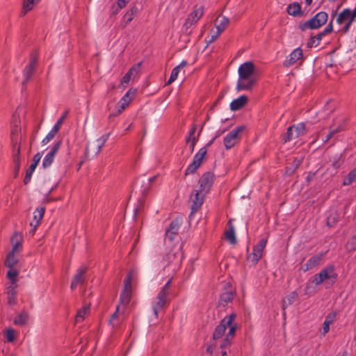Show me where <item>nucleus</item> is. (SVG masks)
Segmentation results:
<instances>
[{"label":"nucleus","instance_id":"obj_47","mask_svg":"<svg viewBox=\"0 0 356 356\" xmlns=\"http://www.w3.org/2000/svg\"><path fill=\"white\" fill-rule=\"evenodd\" d=\"M131 280H132V275L131 272H129L124 281V289L123 290L127 291H131Z\"/></svg>","mask_w":356,"mask_h":356},{"label":"nucleus","instance_id":"obj_7","mask_svg":"<svg viewBox=\"0 0 356 356\" xmlns=\"http://www.w3.org/2000/svg\"><path fill=\"white\" fill-rule=\"evenodd\" d=\"M267 244V238H261L258 244L254 246L253 252L247 256V259L250 260L252 265H256L262 257L263 251Z\"/></svg>","mask_w":356,"mask_h":356},{"label":"nucleus","instance_id":"obj_10","mask_svg":"<svg viewBox=\"0 0 356 356\" xmlns=\"http://www.w3.org/2000/svg\"><path fill=\"white\" fill-rule=\"evenodd\" d=\"M88 271V267L81 266L76 270V273L72 277V280L70 284L71 290L74 291L76 289L79 284H82L85 282L86 277V274Z\"/></svg>","mask_w":356,"mask_h":356},{"label":"nucleus","instance_id":"obj_16","mask_svg":"<svg viewBox=\"0 0 356 356\" xmlns=\"http://www.w3.org/2000/svg\"><path fill=\"white\" fill-rule=\"evenodd\" d=\"M248 102V96L243 95L239 97L234 99L230 104L231 111H236L241 109Z\"/></svg>","mask_w":356,"mask_h":356},{"label":"nucleus","instance_id":"obj_20","mask_svg":"<svg viewBox=\"0 0 356 356\" xmlns=\"http://www.w3.org/2000/svg\"><path fill=\"white\" fill-rule=\"evenodd\" d=\"M302 157L294 158L293 162L290 164V165L286 167L285 173L289 176L293 175L296 170L300 167V165L302 163Z\"/></svg>","mask_w":356,"mask_h":356},{"label":"nucleus","instance_id":"obj_55","mask_svg":"<svg viewBox=\"0 0 356 356\" xmlns=\"http://www.w3.org/2000/svg\"><path fill=\"white\" fill-rule=\"evenodd\" d=\"M309 282H311L312 284H315L316 285H319V284H322L324 281L323 279H321L320 274L317 273V274L314 275V276H312L309 279Z\"/></svg>","mask_w":356,"mask_h":356},{"label":"nucleus","instance_id":"obj_35","mask_svg":"<svg viewBox=\"0 0 356 356\" xmlns=\"http://www.w3.org/2000/svg\"><path fill=\"white\" fill-rule=\"evenodd\" d=\"M201 163L200 161H193V162L187 167L186 170H185L184 175L187 176L190 174L195 173L197 170L200 167Z\"/></svg>","mask_w":356,"mask_h":356},{"label":"nucleus","instance_id":"obj_2","mask_svg":"<svg viewBox=\"0 0 356 356\" xmlns=\"http://www.w3.org/2000/svg\"><path fill=\"white\" fill-rule=\"evenodd\" d=\"M254 64L252 61H247L238 67L239 80L236 85V90H249L256 83L257 79L251 77L254 74Z\"/></svg>","mask_w":356,"mask_h":356},{"label":"nucleus","instance_id":"obj_53","mask_svg":"<svg viewBox=\"0 0 356 356\" xmlns=\"http://www.w3.org/2000/svg\"><path fill=\"white\" fill-rule=\"evenodd\" d=\"M138 206L134 209V220H137L138 215L140 210L143 209L144 205V201L142 199H139L138 202Z\"/></svg>","mask_w":356,"mask_h":356},{"label":"nucleus","instance_id":"obj_46","mask_svg":"<svg viewBox=\"0 0 356 356\" xmlns=\"http://www.w3.org/2000/svg\"><path fill=\"white\" fill-rule=\"evenodd\" d=\"M58 131L56 130H54V129L52 128V129L48 133V134L44 137V138L42 140V145L47 144L49 141L54 139L55 136L57 134Z\"/></svg>","mask_w":356,"mask_h":356},{"label":"nucleus","instance_id":"obj_3","mask_svg":"<svg viewBox=\"0 0 356 356\" xmlns=\"http://www.w3.org/2000/svg\"><path fill=\"white\" fill-rule=\"evenodd\" d=\"M327 19V13L326 12L321 11L316 13L309 20L304 22H300L298 25V28L302 31H305L307 29H318L326 24Z\"/></svg>","mask_w":356,"mask_h":356},{"label":"nucleus","instance_id":"obj_15","mask_svg":"<svg viewBox=\"0 0 356 356\" xmlns=\"http://www.w3.org/2000/svg\"><path fill=\"white\" fill-rule=\"evenodd\" d=\"M302 58V50L300 47L294 49L284 61V66L289 67L293 65L297 60Z\"/></svg>","mask_w":356,"mask_h":356},{"label":"nucleus","instance_id":"obj_45","mask_svg":"<svg viewBox=\"0 0 356 356\" xmlns=\"http://www.w3.org/2000/svg\"><path fill=\"white\" fill-rule=\"evenodd\" d=\"M68 113V111H65L64 113L62 115V116L57 120L56 123L53 127V129H54V130L59 131L61 125L63 124L65 118L67 117Z\"/></svg>","mask_w":356,"mask_h":356},{"label":"nucleus","instance_id":"obj_41","mask_svg":"<svg viewBox=\"0 0 356 356\" xmlns=\"http://www.w3.org/2000/svg\"><path fill=\"white\" fill-rule=\"evenodd\" d=\"M295 127V125H291L289 127H288L286 132L283 136L282 140L284 143L291 141L294 137H293V129Z\"/></svg>","mask_w":356,"mask_h":356},{"label":"nucleus","instance_id":"obj_11","mask_svg":"<svg viewBox=\"0 0 356 356\" xmlns=\"http://www.w3.org/2000/svg\"><path fill=\"white\" fill-rule=\"evenodd\" d=\"M110 134H106L103 135L102 137H100L99 139H97V142H99V144H94L92 143L90 145H88L86 147V154L89 155L90 152H91L92 154H93L94 156H97L101 150L102 147L105 145L106 142L108 140L109 138Z\"/></svg>","mask_w":356,"mask_h":356},{"label":"nucleus","instance_id":"obj_63","mask_svg":"<svg viewBox=\"0 0 356 356\" xmlns=\"http://www.w3.org/2000/svg\"><path fill=\"white\" fill-rule=\"evenodd\" d=\"M178 233H174L172 232H170L166 230L165 232V237L168 238L170 242L173 241L175 236L177 235Z\"/></svg>","mask_w":356,"mask_h":356},{"label":"nucleus","instance_id":"obj_27","mask_svg":"<svg viewBox=\"0 0 356 356\" xmlns=\"http://www.w3.org/2000/svg\"><path fill=\"white\" fill-rule=\"evenodd\" d=\"M298 293L294 291L282 300V308L284 311L289 305H292L298 298Z\"/></svg>","mask_w":356,"mask_h":356},{"label":"nucleus","instance_id":"obj_4","mask_svg":"<svg viewBox=\"0 0 356 356\" xmlns=\"http://www.w3.org/2000/svg\"><path fill=\"white\" fill-rule=\"evenodd\" d=\"M38 50H35L31 54L29 63L23 70V75L24 79L22 81V86H25L31 79L33 74L35 73L36 66L38 65Z\"/></svg>","mask_w":356,"mask_h":356},{"label":"nucleus","instance_id":"obj_26","mask_svg":"<svg viewBox=\"0 0 356 356\" xmlns=\"http://www.w3.org/2000/svg\"><path fill=\"white\" fill-rule=\"evenodd\" d=\"M204 14V6H201L197 7L195 6L194 7V10L191 13L188 17H189L192 22L197 23L198 20L202 17Z\"/></svg>","mask_w":356,"mask_h":356},{"label":"nucleus","instance_id":"obj_50","mask_svg":"<svg viewBox=\"0 0 356 356\" xmlns=\"http://www.w3.org/2000/svg\"><path fill=\"white\" fill-rule=\"evenodd\" d=\"M40 0H24L22 6L26 8V10H31L33 8L34 4L39 2Z\"/></svg>","mask_w":356,"mask_h":356},{"label":"nucleus","instance_id":"obj_18","mask_svg":"<svg viewBox=\"0 0 356 356\" xmlns=\"http://www.w3.org/2000/svg\"><path fill=\"white\" fill-rule=\"evenodd\" d=\"M286 12L293 17H301L304 14L301 6L298 2L290 3L286 8Z\"/></svg>","mask_w":356,"mask_h":356},{"label":"nucleus","instance_id":"obj_37","mask_svg":"<svg viewBox=\"0 0 356 356\" xmlns=\"http://www.w3.org/2000/svg\"><path fill=\"white\" fill-rule=\"evenodd\" d=\"M354 181H356V168L348 173V176L343 179V184L348 186Z\"/></svg>","mask_w":356,"mask_h":356},{"label":"nucleus","instance_id":"obj_22","mask_svg":"<svg viewBox=\"0 0 356 356\" xmlns=\"http://www.w3.org/2000/svg\"><path fill=\"white\" fill-rule=\"evenodd\" d=\"M227 225L229 226V229L225 232V237L230 242V243L235 244L236 243V238L235 236L234 227L232 219L228 221Z\"/></svg>","mask_w":356,"mask_h":356},{"label":"nucleus","instance_id":"obj_44","mask_svg":"<svg viewBox=\"0 0 356 356\" xmlns=\"http://www.w3.org/2000/svg\"><path fill=\"white\" fill-rule=\"evenodd\" d=\"M5 337L8 342H13L15 340V331L9 327L6 330Z\"/></svg>","mask_w":356,"mask_h":356},{"label":"nucleus","instance_id":"obj_28","mask_svg":"<svg viewBox=\"0 0 356 356\" xmlns=\"http://www.w3.org/2000/svg\"><path fill=\"white\" fill-rule=\"evenodd\" d=\"M29 313L27 312H22V313L19 314L17 316H15L13 321V323L15 325L18 326H24L26 324L28 320H29Z\"/></svg>","mask_w":356,"mask_h":356},{"label":"nucleus","instance_id":"obj_32","mask_svg":"<svg viewBox=\"0 0 356 356\" xmlns=\"http://www.w3.org/2000/svg\"><path fill=\"white\" fill-rule=\"evenodd\" d=\"M9 270L7 272L6 277L10 280V285H17V276L19 275V271L14 268H9Z\"/></svg>","mask_w":356,"mask_h":356},{"label":"nucleus","instance_id":"obj_8","mask_svg":"<svg viewBox=\"0 0 356 356\" xmlns=\"http://www.w3.org/2000/svg\"><path fill=\"white\" fill-rule=\"evenodd\" d=\"M184 252L181 246L178 248H172L170 252L166 254L165 259L169 263H173L175 265H180L184 259Z\"/></svg>","mask_w":356,"mask_h":356},{"label":"nucleus","instance_id":"obj_49","mask_svg":"<svg viewBox=\"0 0 356 356\" xmlns=\"http://www.w3.org/2000/svg\"><path fill=\"white\" fill-rule=\"evenodd\" d=\"M294 129H296V134L295 138H298V136L303 135L305 131V124L303 122L298 124L295 126Z\"/></svg>","mask_w":356,"mask_h":356},{"label":"nucleus","instance_id":"obj_58","mask_svg":"<svg viewBox=\"0 0 356 356\" xmlns=\"http://www.w3.org/2000/svg\"><path fill=\"white\" fill-rule=\"evenodd\" d=\"M134 18V16L131 15L129 12H127L126 14L122 17V22L124 23V26L127 25L130 23Z\"/></svg>","mask_w":356,"mask_h":356},{"label":"nucleus","instance_id":"obj_57","mask_svg":"<svg viewBox=\"0 0 356 356\" xmlns=\"http://www.w3.org/2000/svg\"><path fill=\"white\" fill-rule=\"evenodd\" d=\"M341 155H340L339 156H336L334 158V160L332 161V165L336 169L339 168L343 163V161L341 160Z\"/></svg>","mask_w":356,"mask_h":356},{"label":"nucleus","instance_id":"obj_56","mask_svg":"<svg viewBox=\"0 0 356 356\" xmlns=\"http://www.w3.org/2000/svg\"><path fill=\"white\" fill-rule=\"evenodd\" d=\"M335 14H332V19L330 22V23L327 25V26L324 29V30L322 31L325 35L331 33L333 31V19Z\"/></svg>","mask_w":356,"mask_h":356},{"label":"nucleus","instance_id":"obj_40","mask_svg":"<svg viewBox=\"0 0 356 356\" xmlns=\"http://www.w3.org/2000/svg\"><path fill=\"white\" fill-rule=\"evenodd\" d=\"M180 225H181L180 220L178 218H175L174 220H172L170 222L169 227L167 229V230L170 231V232H172L174 233H178Z\"/></svg>","mask_w":356,"mask_h":356},{"label":"nucleus","instance_id":"obj_14","mask_svg":"<svg viewBox=\"0 0 356 356\" xmlns=\"http://www.w3.org/2000/svg\"><path fill=\"white\" fill-rule=\"evenodd\" d=\"M334 270L335 266L331 264L322 269L318 273L323 281L330 279L332 284H334L337 282L338 277V275L334 272Z\"/></svg>","mask_w":356,"mask_h":356},{"label":"nucleus","instance_id":"obj_13","mask_svg":"<svg viewBox=\"0 0 356 356\" xmlns=\"http://www.w3.org/2000/svg\"><path fill=\"white\" fill-rule=\"evenodd\" d=\"M169 303L170 301L168 296L159 293L156 298V301L152 305L154 316L158 318L159 312L169 305Z\"/></svg>","mask_w":356,"mask_h":356},{"label":"nucleus","instance_id":"obj_33","mask_svg":"<svg viewBox=\"0 0 356 356\" xmlns=\"http://www.w3.org/2000/svg\"><path fill=\"white\" fill-rule=\"evenodd\" d=\"M22 237L21 234L18 233H15L11 238V242L13 244V249L10 252H13V253H15L17 251L19 246L22 247Z\"/></svg>","mask_w":356,"mask_h":356},{"label":"nucleus","instance_id":"obj_19","mask_svg":"<svg viewBox=\"0 0 356 356\" xmlns=\"http://www.w3.org/2000/svg\"><path fill=\"white\" fill-rule=\"evenodd\" d=\"M17 285H9L7 287V295H8V304L10 306L14 305L17 303V291L16 287Z\"/></svg>","mask_w":356,"mask_h":356},{"label":"nucleus","instance_id":"obj_36","mask_svg":"<svg viewBox=\"0 0 356 356\" xmlns=\"http://www.w3.org/2000/svg\"><path fill=\"white\" fill-rule=\"evenodd\" d=\"M131 291L123 290L120 296V301L122 304L127 305L131 300Z\"/></svg>","mask_w":356,"mask_h":356},{"label":"nucleus","instance_id":"obj_34","mask_svg":"<svg viewBox=\"0 0 356 356\" xmlns=\"http://www.w3.org/2000/svg\"><path fill=\"white\" fill-rule=\"evenodd\" d=\"M18 262V260L15 257V253L10 252L6 256L5 261V266L8 268H13Z\"/></svg>","mask_w":356,"mask_h":356},{"label":"nucleus","instance_id":"obj_48","mask_svg":"<svg viewBox=\"0 0 356 356\" xmlns=\"http://www.w3.org/2000/svg\"><path fill=\"white\" fill-rule=\"evenodd\" d=\"M179 73V67H175L172 69V72H171V74H170V76L168 79V81H167V85H170L171 84L172 82H174L177 76H178V74Z\"/></svg>","mask_w":356,"mask_h":356},{"label":"nucleus","instance_id":"obj_12","mask_svg":"<svg viewBox=\"0 0 356 356\" xmlns=\"http://www.w3.org/2000/svg\"><path fill=\"white\" fill-rule=\"evenodd\" d=\"M61 145L62 140H59L54 143L50 152L45 156V157L43 159L42 167L44 168H47L52 164L54 160V156L60 148Z\"/></svg>","mask_w":356,"mask_h":356},{"label":"nucleus","instance_id":"obj_43","mask_svg":"<svg viewBox=\"0 0 356 356\" xmlns=\"http://www.w3.org/2000/svg\"><path fill=\"white\" fill-rule=\"evenodd\" d=\"M35 168L36 167L34 166L33 165H30L29 168L27 169L23 181L25 185L28 184L30 182L32 174L35 171Z\"/></svg>","mask_w":356,"mask_h":356},{"label":"nucleus","instance_id":"obj_31","mask_svg":"<svg viewBox=\"0 0 356 356\" xmlns=\"http://www.w3.org/2000/svg\"><path fill=\"white\" fill-rule=\"evenodd\" d=\"M325 254V253L324 252H321L318 254H316L312 257L310 259H309L307 263L308 264L309 266H311L312 269L320 264L321 261L324 257Z\"/></svg>","mask_w":356,"mask_h":356},{"label":"nucleus","instance_id":"obj_61","mask_svg":"<svg viewBox=\"0 0 356 356\" xmlns=\"http://www.w3.org/2000/svg\"><path fill=\"white\" fill-rule=\"evenodd\" d=\"M119 306H117L115 312L111 316L109 319V323L112 324L113 326L116 325L113 322L118 317Z\"/></svg>","mask_w":356,"mask_h":356},{"label":"nucleus","instance_id":"obj_9","mask_svg":"<svg viewBox=\"0 0 356 356\" xmlns=\"http://www.w3.org/2000/svg\"><path fill=\"white\" fill-rule=\"evenodd\" d=\"M136 90H134L133 91L131 89H129L126 94L122 97V98L120 100V102L117 104V108L118 111L115 113H112L109 115L108 119L111 120L113 118L120 115L124 109L129 104V102H131V97L130 95H134L136 92Z\"/></svg>","mask_w":356,"mask_h":356},{"label":"nucleus","instance_id":"obj_1","mask_svg":"<svg viewBox=\"0 0 356 356\" xmlns=\"http://www.w3.org/2000/svg\"><path fill=\"white\" fill-rule=\"evenodd\" d=\"M215 178L216 176L214 173L211 171L203 173L200 177L198 181L200 185L199 190L195 191V193L191 195L193 203L191 207V211L189 216L190 218L192 215L196 213L202 207L206 195L211 190Z\"/></svg>","mask_w":356,"mask_h":356},{"label":"nucleus","instance_id":"obj_29","mask_svg":"<svg viewBox=\"0 0 356 356\" xmlns=\"http://www.w3.org/2000/svg\"><path fill=\"white\" fill-rule=\"evenodd\" d=\"M20 148L19 146H18L17 149V153L14 156V178H17L19 173V170L21 167V159H20Z\"/></svg>","mask_w":356,"mask_h":356},{"label":"nucleus","instance_id":"obj_30","mask_svg":"<svg viewBox=\"0 0 356 356\" xmlns=\"http://www.w3.org/2000/svg\"><path fill=\"white\" fill-rule=\"evenodd\" d=\"M351 19L350 9L345 8L343 10L337 17V22L341 24L346 21H349Z\"/></svg>","mask_w":356,"mask_h":356},{"label":"nucleus","instance_id":"obj_60","mask_svg":"<svg viewBox=\"0 0 356 356\" xmlns=\"http://www.w3.org/2000/svg\"><path fill=\"white\" fill-rule=\"evenodd\" d=\"M131 76L128 74L127 72L123 76V77L121 79V85L124 87H126L124 84H128V83L131 79Z\"/></svg>","mask_w":356,"mask_h":356},{"label":"nucleus","instance_id":"obj_6","mask_svg":"<svg viewBox=\"0 0 356 356\" xmlns=\"http://www.w3.org/2000/svg\"><path fill=\"white\" fill-rule=\"evenodd\" d=\"M236 317V314L235 313H232L229 316H225L223 319H222L218 325L216 326L215 330L212 334L213 339L217 340L221 338L225 332V330L228 325H230L232 321Z\"/></svg>","mask_w":356,"mask_h":356},{"label":"nucleus","instance_id":"obj_51","mask_svg":"<svg viewBox=\"0 0 356 356\" xmlns=\"http://www.w3.org/2000/svg\"><path fill=\"white\" fill-rule=\"evenodd\" d=\"M88 308L82 307L80 310L78 311L76 315V321L79 322L83 320L85 314L87 313Z\"/></svg>","mask_w":356,"mask_h":356},{"label":"nucleus","instance_id":"obj_62","mask_svg":"<svg viewBox=\"0 0 356 356\" xmlns=\"http://www.w3.org/2000/svg\"><path fill=\"white\" fill-rule=\"evenodd\" d=\"M336 316H337V312H330L326 316L325 321H328L330 323H333V322L335 320Z\"/></svg>","mask_w":356,"mask_h":356},{"label":"nucleus","instance_id":"obj_23","mask_svg":"<svg viewBox=\"0 0 356 356\" xmlns=\"http://www.w3.org/2000/svg\"><path fill=\"white\" fill-rule=\"evenodd\" d=\"M234 296L235 293H233L232 291L222 293L220 296L218 305L225 307L227 304L233 300Z\"/></svg>","mask_w":356,"mask_h":356},{"label":"nucleus","instance_id":"obj_39","mask_svg":"<svg viewBox=\"0 0 356 356\" xmlns=\"http://www.w3.org/2000/svg\"><path fill=\"white\" fill-rule=\"evenodd\" d=\"M345 247L348 252H353L356 250V234L347 241Z\"/></svg>","mask_w":356,"mask_h":356},{"label":"nucleus","instance_id":"obj_42","mask_svg":"<svg viewBox=\"0 0 356 356\" xmlns=\"http://www.w3.org/2000/svg\"><path fill=\"white\" fill-rule=\"evenodd\" d=\"M141 62H139L136 64H134L127 72L128 74L131 76L132 79H134L135 76L139 73Z\"/></svg>","mask_w":356,"mask_h":356},{"label":"nucleus","instance_id":"obj_54","mask_svg":"<svg viewBox=\"0 0 356 356\" xmlns=\"http://www.w3.org/2000/svg\"><path fill=\"white\" fill-rule=\"evenodd\" d=\"M171 283H172V278H170L166 283L163 286V288L161 289V290L159 292V293H161L164 296H168V294H169V289L170 288V286H171Z\"/></svg>","mask_w":356,"mask_h":356},{"label":"nucleus","instance_id":"obj_5","mask_svg":"<svg viewBox=\"0 0 356 356\" xmlns=\"http://www.w3.org/2000/svg\"><path fill=\"white\" fill-rule=\"evenodd\" d=\"M245 129L246 127L245 125L238 126L224 138L223 143L226 149H231L240 141L241 138V133Z\"/></svg>","mask_w":356,"mask_h":356},{"label":"nucleus","instance_id":"obj_25","mask_svg":"<svg viewBox=\"0 0 356 356\" xmlns=\"http://www.w3.org/2000/svg\"><path fill=\"white\" fill-rule=\"evenodd\" d=\"M339 213L337 211H331L327 216L326 225L331 228L337 225L339 221Z\"/></svg>","mask_w":356,"mask_h":356},{"label":"nucleus","instance_id":"obj_38","mask_svg":"<svg viewBox=\"0 0 356 356\" xmlns=\"http://www.w3.org/2000/svg\"><path fill=\"white\" fill-rule=\"evenodd\" d=\"M207 153V149L206 147H202L195 155L193 160L196 161H200L202 164L203 160Z\"/></svg>","mask_w":356,"mask_h":356},{"label":"nucleus","instance_id":"obj_24","mask_svg":"<svg viewBox=\"0 0 356 356\" xmlns=\"http://www.w3.org/2000/svg\"><path fill=\"white\" fill-rule=\"evenodd\" d=\"M21 131V127L18 124H15L13 127L10 132L11 136V141L13 143V148L15 149L18 146L20 147V143H19L18 140V134Z\"/></svg>","mask_w":356,"mask_h":356},{"label":"nucleus","instance_id":"obj_21","mask_svg":"<svg viewBox=\"0 0 356 356\" xmlns=\"http://www.w3.org/2000/svg\"><path fill=\"white\" fill-rule=\"evenodd\" d=\"M216 27L217 29L218 35H220L227 28L229 23V19L227 17H218L216 19Z\"/></svg>","mask_w":356,"mask_h":356},{"label":"nucleus","instance_id":"obj_17","mask_svg":"<svg viewBox=\"0 0 356 356\" xmlns=\"http://www.w3.org/2000/svg\"><path fill=\"white\" fill-rule=\"evenodd\" d=\"M44 211H45V208L44 207L37 208L36 210L35 211L33 220L35 221V223H33V222H31L30 225H31V226H33V228L32 229L31 231H30V234H34L37 227L40 224V220H42V218L44 216Z\"/></svg>","mask_w":356,"mask_h":356},{"label":"nucleus","instance_id":"obj_64","mask_svg":"<svg viewBox=\"0 0 356 356\" xmlns=\"http://www.w3.org/2000/svg\"><path fill=\"white\" fill-rule=\"evenodd\" d=\"M227 327H229L228 334H229L230 336H234L237 329L236 324H232V323L231 325H228Z\"/></svg>","mask_w":356,"mask_h":356},{"label":"nucleus","instance_id":"obj_59","mask_svg":"<svg viewBox=\"0 0 356 356\" xmlns=\"http://www.w3.org/2000/svg\"><path fill=\"white\" fill-rule=\"evenodd\" d=\"M42 158V154L40 152H38L35 154L33 158L32 163L31 165H33L34 166L37 167L38 165L40 159Z\"/></svg>","mask_w":356,"mask_h":356},{"label":"nucleus","instance_id":"obj_52","mask_svg":"<svg viewBox=\"0 0 356 356\" xmlns=\"http://www.w3.org/2000/svg\"><path fill=\"white\" fill-rule=\"evenodd\" d=\"M195 24V22H192V20L189 17H187V19H186L184 24L183 26L184 32L188 35L191 34V31H188V29L191 28V26L193 24Z\"/></svg>","mask_w":356,"mask_h":356}]
</instances>
